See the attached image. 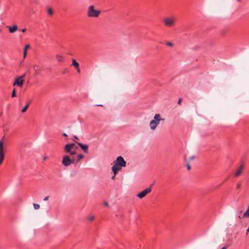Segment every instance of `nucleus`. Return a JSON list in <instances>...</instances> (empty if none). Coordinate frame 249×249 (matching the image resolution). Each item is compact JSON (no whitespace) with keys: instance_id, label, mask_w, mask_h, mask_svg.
Listing matches in <instances>:
<instances>
[{"instance_id":"nucleus-34","label":"nucleus","mask_w":249,"mask_h":249,"mask_svg":"<svg viewBox=\"0 0 249 249\" xmlns=\"http://www.w3.org/2000/svg\"><path fill=\"white\" fill-rule=\"evenodd\" d=\"M76 70H77V71L78 72V73H80V70L79 69V67H78V68H76Z\"/></svg>"},{"instance_id":"nucleus-42","label":"nucleus","mask_w":249,"mask_h":249,"mask_svg":"<svg viewBox=\"0 0 249 249\" xmlns=\"http://www.w3.org/2000/svg\"><path fill=\"white\" fill-rule=\"evenodd\" d=\"M247 232H249V226L248 228V229H247Z\"/></svg>"},{"instance_id":"nucleus-7","label":"nucleus","mask_w":249,"mask_h":249,"mask_svg":"<svg viewBox=\"0 0 249 249\" xmlns=\"http://www.w3.org/2000/svg\"><path fill=\"white\" fill-rule=\"evenodd\" d=\"M24 83V80L21 79L18 77H17L15 78V81L13 84L14 86H18L19 87H22Z\"/></svg>"},{"instance_id":"nucleus-18","label":"nucleus","mask_w":249,"mask_h":249,"mask_svg":"<svg viewBox=\"0 0 249 249\" xmlns=\"http://www.w3.org/2000/svg\"><path fill=\"white\" fill-rule=\"evenodd\" d=\"M243 217H249V209H248L244 213Z\"/></svg>"},{"instance_id":"nucleus-44","label":"nucleus","mask_w":249,"mask_h":249,"mask_svg":"<svg viewBox=\"0 0 249 249\" xmlns=\"http://www.w3.org/2000/svg\"><path fill=\"white\" fill-rule=\"evenodd\" d=\"M73 137H74V138H75V139H78V138H77V137L76 136H74Z\"/></svg>"},{"instance_id":"nucleus-10","label":"nucleus","mask_w":249,"mask_h":249,"mask_svg":"<svg viewBox=\"0 0 249 249\" xmlns=\"http://www.w3.org/2000/svg\"><path fill=\"white\" fill-rule=\"evenodd\" d=\"M77 144L81 147V148L83 150V151L87 153L88 152V145L87 144H83L81 142H77Z\"/></svg>"},{"instance_id":"nucleus-45","label":"nucleus","mask_w":249,"mask_h":249,"mask_svg":"<svg viewBox=\"0 0 249 249\" xmlns=\"http://www.w3.org/2000/svg\"><path fill=\"white\" fill-rule=\"evenodd\" d=\"M96 106H101V107H102V105H101V104L97 105Z\"/></svg>"},{"instance_id":"nucleus-6","label":"nucleus","mask_w":249,"mask_h":249,"mask_svg":"<svg viewBox=\"0 0 249 249\" xmlns=\"http://www.w3.org/2000/svg\"><path fill=\"white\" fill-rule=\"evenodd\" d=\"M62 163L65 166H68L71 164V162L69 156L67 155L64 156L62 160Z\"/></svg>"},{"instance_id":"nucleus-37","label":"nucleus","mask_w":249,"mask_h":249,"mask_svg":"<svg viewBox=\"0 0 249 249\" xmlns=\"http://www.w3.org/2000/svg\"><path fill=\"white\" fill-rule=\"evenodd\" d=\"M116 175L114 174V175H113V176H112L111 177V179H115V178Z\"/></svg>"},{"instance_id":"nucleus-30","label":"nucleus","mask_w":249,"mask_h":249,"mask_svg":"<svg viewBox=\"0 0 249 249\" xmlns=\"http://www.w3.org/2000/svg\"><path fill=\"white\" fill-rule=\"evenodd\" d=\"M195 156H191L190 158H189V160H194L195 159Z\"/></svg>"},{"instance_id":"nucleus-11","label":"nucleus","mask_w":249,"mask_h":249,"mask_svg":"<svg viewBox=\"0 0 249 249\" xmlns=\"http://www.w3.org/2000/svg\"><path fill=\"white\" fill-rule=\"evenodd\" d=\"M3 142L2 140L0 141V160H3L4 159V152L3 148Z\"/></svg>"},{"instance_id":"nucleus-47","label":"nucleus","mask_w":249,"mask_h":249,"mask_svg":"<svg viewBox=\"0 0 249 249\" xmlns=\"http://www.w3.org/2000/svg\"><path fill=\"white\" fill-rule=\"evenodd\" d=\"M47 159V157H44V160H45Z\"/></svg>"},{"instance_id":"nucleus-16","label":"nucleus","mask_w":249,"mask_h":249,"mask_svg":"<svg viewBox=\"0 0 249 249\" xmlns=\"http://www.w3.org/2000/svg\"><path fill=\"white\" fill-rule=\"evenodd\" d=\"M31 101L30 102H29L28 103H27L26 105L21 110V112H24L26 111L27 109L28 108L30 103H31Z\"/></svg>"},{"instance_id":"nucleus-13","label":"nucleus","mask_w":249,"mask_h":249,"mask_svg":"<svg viewBox=\"0 0 249 249\" xmlns=\"http://www.w3.org/2000/svg\"><path fill=\"white\" fill-rule=\"evenodd\" d=\"M71 148L69 145L68 144H67L64 146V150L66 153H69L71 152Z\"/></svg>"},{"instance_id":"nucleus-33","label":"nucleus","mask_w":249,"mask_h":249,"mask_svg":"<svg viewBox=\"0 0 249 249\" xmlns=\"http://www.w3.org/2000/svg\"><path fill=\"white\" fill-rule=\"evenodd\" d=\"M181 103V99L180 98H179L178 101V104H179V105H180Z\"/></svg>"},{"instance_id":"nucleus-3","label":"nucleus","mask_w":249,"mask_h":249,"mask_svg":"<svg viewBox=\"0 0 249 249\" xmlns=\"http://www.w3.org/2000/svg\"><path fill=\"white\" fill-rule=\"evenodd\" d=\"M100 14V11L95 10L93 5H90L87 11V15L89 17L96 18L99 16Z\"/></svg>"},{"instance_id":"nucleus-41","label":"nucleus","mask_w":249,"mask_h":249,"mask_svg":"<svg viewBox=\"0 0 249 249\" xmlns=\"http://www.w3.org/2000/svg\"><path fill=\"white\" fill-rule=\"evenodd\" d=\"M3 160H0V165H1V164L2 163V161H3Z\"/></svg>"},{"instance_id":"nucleus-35","label":"nucleus","mask_w":249,"mask_h":249,"mask_svg":"<svg viewBox=\"0 0 249 249\" xmlns=\"http://www.w3.org/2000/svg\"><path fill=\"white\" fill-rule=\"evenodd\" d=\"M240 188V184H238L236 186V188L237 189H239Z\"/></svg>"},{"instance_id":"nucleus-8","label":"nucleus","mask_w":249,"mask_h":249,"mask_svg":"<svg viewBox=\"0 0 249 249\" xmlns=\"http://www.w3.org/2000/svg\"><path fill=\"white\" fill-rule=\"evenodd\" d=\"M114 165L111 168V170L113 172V174L117 175L118 172L121 170L122 166H120L118 164L113 162Z\"/></svg>"},{"instance_id":"nucleus-2","label":"nucleus","mask_w":249,"mask_h":249,"mask_svg":"<svg viewBox=\"0 0 249 249\" xmlns=\"http://www.w3.org/2000/svg\"><path fill=\"white\" fill-rule=\"evenodd\" d=\"M176 18L175 16H170L165 17L163 19V22L165 26L172 27L175 25Z\"/></svg>"},{"instance_id":"nucleus-4","label":"nucleus","mask_w":249,"mask_h":249,"mask_svg":"<svg viewBox=\"0 0 249 249\" xmlns=\"http://www.w3.org/2000/svg\"><path fill=\"white\" fill-rule=\"evenodd\" d=\"M151 190H152L151 187H148L138 194L137 195V196L139 198H142L145 197L148 194L150 193L151 192Z\"/></svg>"},{"instance_id":"nucleus-15","label":"nucleus","mask_w":249,"mask_h":249,"mask_svg":"<svg viewBox=\"0 0 249 249\" xmlns=\"http://www.w3.org/2000/svg\"><path fill=\"white\" fill-rule=\"evenodd\" d=\"M33 68L35 71V74H39V71L37 69V68H38V66L37 65H34L33 66Z\"/></svg>"},{"instance_id":"nucleus-17","label":"nucleus","mask_w":249,"mask_h":249,"mask_svg":"<svg viewBox=\"0 0 249 249\" xmlns=\"http://www.w3.org/2000/svg\"><path fill=\"white\" fill-rule=\"evenodd\" d=\"M56 59H57V60L58 61V62H61L63 61V56L60 54H57L56 55Z\"/></svg>"},{"instance_id":"nucleus-25","label":"nucleus","mask_w":249,"mask_h":249,"mask_svg":"<svg viewBox=\"0 0 249 249\" xmlns=\"http://www.w3.org/2000/svg\"><path fill=\"white\" fill-rule=\"evenodd\" d=\"M69 153H70L71 155H74L76 154V152L75 151H71V152H69Z\"/></svg>"},{"instance_id":"nucleus-48","label":"nucleus","mask_w":249,"mask_h":249,"mask_svg":"<svg viewBox=\"0 0 249 249\" xmlns=\"http://www.w3.org/2000/svg\"><path fill=\"white\" fill-rule=\"evenodd\" d=\"M248 209H249V206H248Z\"/></svg>"},{"instance_id":"nucleus-40","label":"nucleus","mask_w":249,"mask_h":249,"mask_svg":"<svg viewBox=\"0 0 249 249\" xmlns=\"http://www.w3.org/2000/svg\"><path fill=\"white\" fill-rule=\"evenodd\" d=\"M71 164L74 163V159H71Z\"/></svg>"},{"instance_id":"nucleus-43","label":"nucleus","mask_w":249,"mask_h":249,"mask_svg":"<svg viewBox=\"0 0 249 249\" xmlns=\"http://www.w3.org/2000/svg\"><path fill=\"white\" fill-rule=\"evenodd\" d=\"M221 249H227V247H223Z\"/></svg>"},{"instance_id":"nucleus-24","label":"nucleus","mask_w":249,"mask_h":249,"mask_svg":"<svg viewBox=\"0 0 249 249\" xmlns=\"http://www.w3.org/2000/svg\"><path fill=\"white\" fill-rule=\"evenodd\" d=\"M30 47V46L29 44H27L26 45L25 47H24V51H27V49H29V48Z\"/></svg>"},{"instance_id":"nucleus-36","label":"nucleus","mask_w":249,"mask_h":249,"mask_svg":"<svg viewBox=\"0 0 249 249\" xmlns=\"http://www.w3.org/2000/svg\"><path fill=\"white\" fill-rule=\"evenodd\" d=\"M104 205L106 206H108V203L107 202H104Z\"/></svg>"},{"instance_id":"nucleus-22","label":"nucleus","mask_w":249,"mask_h":249,"mask_svg":"<svg viewBox=\"0 0 249 249\" xmlns=\"http://www.w3.org/2000/svg\"><path fill=\"white\" fill-rule=\"evenodd\" d=\"M165 44L171 47H173L174 46L173 44L171 42H166Z\"/></svg>"},{"instance_id":"nucleus-9","label":"nucleus","mask_w":249,"mask_h":249,"mask_svg":"<svg viewBox=\"0 0 249 249\" xmlns=\"http://www.w3.org/2000/svg\"><path fill=\"white\" fill-rule=\"evenodd\" d=\"M7 28H8L9 32L11 34L15 33L18 29V27L16 24L12 26H7Z\"/></svg>"},{"instance_id":"nucleus-32","label":"nucleus","mask_w":249,"mask_h":249,"mask_svg":"<svg viewBox=\"0 0 249 249\" xmlns=\"http://www.w3.org/2000/svg\"><path fill=\"white\" fill-rule=\"evenodd\" d=\"M187 169L189 170L191 169V166L189 164H187Z\"/></svg>"},{"instance_id":"nucleus-1","label":"nucleus","mask_w":249,"mask_h":249,"mask_svg":"<svg viewBox=\"0 0 249 249\" xmlns=\"http://www.w3.org/2000/svg\"><path fill=\"white\" fill-rule=\"evenodd\" d=\"M164 119L160 117V114H156L154 117V120H151L149 123L150 129L154 130L160 121H163Z\"/></svg>"},{"instance_id":"nucleus-20","label":"nucleus","mask_w":249,"mask_h":249,"mask_svg":"<svg viewBox=\"0 0 249 249\" xmlns=\"http://www.w3.org/2000/svg\"><path fill=\"white\" fill-rule=\"evenodd\" d=\"M34 208L35 209L37 210L40 208V206L38 204L34 203L33 204Z\"/></svg>"},{"instance_id":"nucleus-21","label":"nucleus","mask_w":249,"mask_h":249,"mask_svg":"<svg viewBox=\"0 0 249 249\" xmlns=\"http://www.w3.org/2000/svg\"><path fill=\"white\" fill-rule=\"evenodd\" d=\"M16 96V89H14L13 91H12V92L11 97H14Z\"/></svg>"},{"instance_id":"nucleus-28","label":"nucleus","mask_w":249,"mask_h":249,"mask_svg":"<svg viewBox=\"0 0 249 249\" xmlns=\"http://www.w3.org/2000/svg\"><path fill=\"white\" fill-rule=\"evenodd\" d=\"M26 55H27V51H24V53H23V57H24V58H25L26 57Z\"/></svg>"},{"instance_id":"nucleus-19","label":"nucleus","mask_w":249,"mask_h":249,"mask_svg":"<svg viewBox=\"0 0 249 249\" xmlns=\"http://www.w3.org/2000/svg\"><path fill=\"white\" fill-rule=\"evenodd\" d=\"M84 157V156L82 154H79L77 155V158L78 160L77 161H78L80 160L83 159Z\"/></svg>"},{"instance_id":"nucleus-12","label":"nucleus","mask_w":249,"mask_h":249,"mask_svg":"<svg viewBox=\"0 0 249 249\" xmlns=\"http://www.w3.org/2000/svg\"><path fill=\"white\" fill-rule=\"evenodd\" d=\"M244 168L243 164L240 165V166L238 168L236 172L235 173L234 176L235 177H238L241 175L242 173V170Z\"/></svg>"},{"instance_id":"nucleus-27","label":"nucleus","mask_w":249,"mask_h":249,"mask_svg":"<svg viewBox=\"0 0 249 249\" xmlns=\"http://www.w3.org/2000/svg\"><path fill=\"white\" fill-rule=\"evenodd\" d=\"M25 75H26V73H24V74H22V75L19 76L18 77L21 79H23V78L25 77Z\"/></svg>"},{"instance_id":"nucleus-29","label":"nucleus","mask_w":249,"mask_h":249,"mask_svg":"<svg viewBox=\"0 0 249 249\" xmlns=\"http://www.w3.org/2000/svg\"><path fill=\"white\" fill-rule=\"evenodd\" d=\"M70 146V147L72 148H73V146L75 145V144L72 143H70V144H68Z\"/></svg>"},{"instance_id":"nucleus-5","label":"nucleus","mask_w":249,"mask_h":249,"mask_svg":"<svg viewBox=\"0 0 249 249\" xmlns=\"http://www.w3.org/2000/svg\"><path fill=\"white\" fill-rule=\"evenodd\" d=\"M114 162L118 164L120 166H122L123 167H125L126 164V162L122 156L118 157Z\"/></svg>"},{"instance_id":"nucleus-38","label":"nucleus","mask_w":249,"mask_h":249,"mask_svg":"<svg viewBox=\"0 0 249 249\" xmlns=\"http://www.w3.org/2000/svg\"><path fill=\"white\" fill-rule=\"evenodd\" d=\"M63 136H64V137H67L68 136L67 134L66 133H63Z\"/></svg>"},{"instance_id":"nucleus-46","label":"nucleus","mask_w":249,"mask_h":249,"mask_svg":"<svg viewBox=\"0 0 249 249\" xmlns=\"http://www.w3.org/2000/svg\"><path fill=\"white\" fill-rule=\"evenodd\" d=\"M238 2H240L242 0H236Z\"/></svg>"},{"instance_id":"nucleus-26","label":"nucleus","mask_w":249,"mask_h":249,"mask_svg":"<svg viewBox=\"0 0 249 249\" xmlns=\"http://www.w3.org/2000/svg\"><path fill=\"white\" fill-rule=\"evenodd\" d=\"M89 220L90 221H92L94 219V216H89V218H88Z\"/></svg>"},{"instance_id":"nucleus-14","label":"nucleus","mask_w":249,"mask_h":249,"mask_svg":"<svg viewBox=\"0 0 249 249\" xmlns=\"http://www.w3.org/2000/svg\"><path fill=\"white\" fill-rule=\"evenodd\" d=\"M72 65L74 66L75 68H78V67H79L78 63L77 62V61L74 59H72Z\"/></svg>"},{"instance_id":"nucleus-23","label":"nucleus","mask_w":249,"mask_h":249,"mask_svg":"<svg viewBox=\"0 0 249 249\" xmlns=\"http://www.w3.org/2000/svg\"><path fill=\"white\" fill-rule=\"evenodd\" d=\"M48 12L49 14H50V15H52L53 14V11L51 8H49L48 10Z\"/></svg>"},{"instance_id":"nucleus-39","label":"nucleus","mask_w":249,"mask_h":249,"mask_svg":"<svg viewBox=\"0 0 249 249\" xmlns=\"http://www.w3.org/2000/svg\"><path fill=\"white\" fill-rule=\"evenodd\" d=\"M26 31V29L25 28V29H23L21 30V32H23V33H24Z\"/></svg>"},{"instance_id":"nucleus-31","label":"nucleus","mask_w":249,"mask_h":249,"mask_svg":"<svg viewBox=\"0 0 249 249\" xmlns=\"http://www.w3.org/2000/svg\"><path fill=\"white\" fill-rule=\"evenodd\" d=\"M49 196H46V197L44 198L43 200H44V201H47V200L49 199Z\"/></svg>"}]
</instances>
